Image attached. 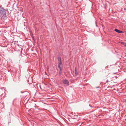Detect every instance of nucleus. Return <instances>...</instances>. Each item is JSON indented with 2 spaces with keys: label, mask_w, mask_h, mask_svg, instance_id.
<instances>
[{
  "label": "nucleus",
  "mask_w": 126,
  "mask_h": 126,
  "mask_svg": "<svg viewBox=\"0 0 126 126\" xmlns=\"http://www.w3.org/2000/svg\"><path fill=\"white\" fill-rule=\"evenodd\" d=\"M8 11L7 8L4 9L3 7L0 6V19H6L7 18V13Z\"/></svg>",
  "instance_id": "nucleus-1"
},
{
  "label": "nucleus",
  "mask_w": 126,
  "mask_h": 126,
  "mask_svg": "<svg viewBox=\"0 0 126 126\" xmlns=\"http://www.w3.org/2000/svg\"><path fill=\"white\" fill-rule=\"evenodd\" d=\"M58 61L59 62L58 64V65H62L63 64L62 62L61 58L59 57H58Z\"/></svg>",
  "instance_id": "nucleus-2"
},
{
  "label": "nucleus",
  "mask_w": 126,
  "mask_h": 126,
  "mask_svg": "<svg viewBox=\"0 0 126 126\" xmlns=\"http://www.w3.org/2000/svg\"><path fill=\"white\" fill-rule=\"evenodd\" d=\"M63 82L65 84L67 85H68L69 84L68 81L66 79H64L63 80Z\"/></svg>",
  "instance_id": "nucleus-3"
},
{
  "label": "nucleus",
  "mask_w": 126,
  "mask_h": 126,
  "mask_svg": "<svg viewBox=\"0 0 126 126\" xmlns=\"http://www.w3.org/2000/svg\"><path fill=\"white\" fill-rule=\"evenodd\" d=\"M114 31L116 32L119 33H123V32L120 31L117 29H115Z\"/></svg>",
  "instance_id": "nucleus-4"
},
{
  "label": "nucleus",
  "mask_w": 126,
  "mask_h": 126,
  "mask_svg": "<svg viewBox=\"0 0 126 126\" xmlns=\"http://www.w3.org/2000/svg\"><path fill=\"white\" fill-rule=\"evenodd\" d=\"M58 67L60 69L59 72L62 73V69L61 67L60 66V65H58Z\"/></svg>",
  "instance_id": "nucleus-5"
},
{
  "label": "nucleus",
  "mask_w": 126,
  "mask_h": 126,
  "mask_svg": "<svg viewBox=\"0 0 126 126\" xmlns=\"http://www.w3.org/2000/svg\"><path fill=\"white\" fill-rule=\"evenodd\" d=\"M75 74L76 75H77L78 74V73L77 71V68L76 67H75Z\"/></svg>",
  "instance_id": "nucleus-6"
},
{
  "label": "nucleus",
  "mask_w": 126,
  "mask_h": 126,
  "mask_svg": "<svg viewBox=\"0 0 126 126\" xmlns=\"http://www.w3.org/2000/svg\"><path fill=\"white\" fill-rule=\"evenodd\" d=\"M61 73L59 72V76H60L61 75Z\"/></svg>",
  "instance_id": "nucleus-7"
},
{
  "label": "nucleus",
  "mask_w": 126,
  "mask_h": 126,
  "mask_svg": "<svg viewBox=\"0 0 126 126\" xmlns=\"http://www.w3.org/2000/svg\"><path fill=\"white\" fill-rule=\"evenodd\" d=\"M125 45H124L125 46H126V44L125 43Z\"/></svg>",
  "instance_id": "nucleus-8"
},
{
  "label": "nucleus",
  "mask_w": 126,
  "mask_h": 126,
  "mask_svg": "<svg viewBox=\"0 0 126 126\" xmlns=\"http://www.w3.org/2000/svg\"><path fill=\"white\" fill-rule=\"evenodd\" d=\"M108 80H107V82H108Z\"/></svg>",
  "instance_id": "nucleus-9"
},
{
  "label": "nucleus",
  "mask_w": 126,
  "mask_h": 126,
  "mask_svg": "<svg viewBox=\"0 0 126 126\" xmlns=\"http://www.w3.org/2000/svg\"><path fill=\"white\" fill-rule=\"evenodd\" d=\"M40 88L41 89V90H42V88H41V87H40Z\"/></svg>",
  "instance_id": "nucleus-10"
},
{
  "label": "nucleus",
  "mask_w": 126,
  "mask_h": 126,
  "mask_svg": "<svg viewBox=\"0 0 126 126\" xmlns=\"http://www.w3.org/2000/svg\"><path fill=\"white\" fill-rule=\"evenodd\" d=\"M73 86H71L70 87H73Z\"/></svg>",
  "instance_id": "nucleus-11"
},
{
  "label": "nucleus",
  "mask_w": 126,
  "mask_h": 126,
  "mask_svg": "<svg viewBox=\"0 0 126 126\" xmlns=\"http://www.w3.org/2000/svg\"><path fill=\"white\" fill-rule=\"evenodd\" d=\"M33 39L34 40V38H33Z\"/></svg>",
  "instance_id": "nucleus-12"
},
{
  "label": "nucleus",
  "mask_w": 126,
  "mask_h": 126,
  "mask_svg": "<svg viewBox=\"0 0 126 126\" xmlns=\"http://www.w3.org/2000/svg\"><path fill=\"white\" fill-rule=\"evenodd\" d=\"M96 26H97V25H96Z\"/></svg>",
  "instance_id": "nucleus-13"
},
{
  "label": "nucleus",
  "mask_w": 126,
  "mask_h": 126,
  "mask_svg": "<svg viewBox=\"0 0 126 126\" xmlns=\"http://www.w3.org/2000/svg\"><path fill=\"white\" fill-rule=\"evenodd\" d=\"M45 74H46V72H45Z\"/></svg>",
  "instance_id": "nucleus-14"
}]
</instances>
